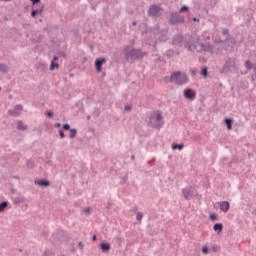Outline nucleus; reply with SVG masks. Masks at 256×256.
Wrapping results in <instances>:
<instances>
[{"mask_svg": "<svg viewBox=\"0 0 256 256\" xmlns=\"http://www.w3.org/2000/svg\"><path fill=\"white\" fill-rule=\"evenodd\" d=\"M185 49L187 51H197V53H213V50L215 49L214 45H205L203 43H199V39H197L196 42H193V44H189V42H186L184 44Z\"/></svg>", "mask_w": 256, "mask_h": 256, "instance_id": "obj_1", "label": "nucleus"}, {"mask_svg": "<svg viewBox=\"0 0 256 256\" xmlns=\"http://www.w3.org/2000/svg\"><path fill=\"white\" fill-rule=\"evenodd\" d=\"M164 81L166 83H175V85H185V83H189V78H187V74L177 71L172 73L170 77H164Z\"/></svg>", "mask_w": 256, "mask_h": 256, "instance_id": "obj_2", "label": "nucleus"}, {"mask_svg": "<svg viewBox=\"0 0 256 256\" xmlns=\"http://www.w3.org/2000/svg\"><path fill=\"white\" fill-rule=\"evenodd\" d=\"M125 58L130 61H135V59H141L145 57L147 52H142L141 49H135L132 46H126L124 49Z\"/></svg>", "mask_w": 256, "mask_h": 256, "instance_id": "obj_3", "label": "nucleus"}, {"mask_svg": "<svg viewBox=\"0 0 256 256\" xmlns=\"http://www.w3.org/2000/svg\"><path fill=\"white\" fill-rule=\"evenodd\" d=\"M149 125L153 129H161L163 127V116H161V112L156 111L150 116Z\"/></svg>", "mask_w": 256, "mask_h": 256, "instance_id": "obj_4", "label": "nucleus"}, {"mask_svg": "<svg viewBox=\"0 0 256 256\" xmlns=\"http://www.w3.org/2000/svg\"><path fill=\"white\" fill-rule=\"evenodd\" d=\"M177 23H185V17L180 16L177 12H171L169 17L170 25H177Z\"/></svg>", "mask_w": 256, "mask_h": 256, "instance_id": "obj_5", "label": "nucleus"}, {"mask_svg": "<svg viewBox=\"0 0 256 256\" xmlns=\"http://www.w3.org/2000/svg\"><path fill=\"white\" fill-rule=\"evenodd\" d=\"M182 194L184 199H186V201H189V199H193V197H197V195H199L197 193V190H195V188L193 187L182 189Z\"/></svg>", "mask_w": 256, "mask_h": 256, "instance_id": "obj_6", "label": "nucleus"}, {"mask_svg": "<svg viewBox=\"0 0 256 256\" xmlns=\"http://www.w3.org/2000/svg\"><path fill=\"white\" fill-rule=\"evenodd\" d=\"M234 67H235V60L228 58L225 61L220 73H231V69H233Z\"/></svg>", "mask_w": 256, "mask_h": 256, "instance_id": "obj_7", "label": "nucleus"}, {"mask_svg": "<svg viewBox=\"0 0 256 256\" xmlns=\"http://www.w3.org/2000/svg\"><path fill=\"white\" fill-rule=\"evenodd\" d=\"M161 11V7L157 5L150 6L148 10L149 17H159V12Z\"/></svg>", "mask_w": 256, "mask_h": 256, "instance_id": "obj_8", "label": "nucleus"}, {"mask_svg": "<svg viewBox=\"0 0 256 256\" xmlns=\"http://www.w3.org/2000/svg\"><path fill=\"white\" fill-rule=\"evenodd\" d=\"M107 63V60L105 58H98L95 60V67L97 73H101L103 71V64Z\"/></svg>", "mask_w": 256, "mask_h": 256, "instance_id": "obj_9", "label": "nucleus"}, {"mask_svg": "<svg viewBox=\"0 0 256 256\" xmlns=\"http://www.w3.org/2000/svg\"><path fill=\"white\" fill-rule=\"evenodd\" d=\"M222 35H224L225 37V43H227V41H231L232 43H235V39H233V37L229 33V29L222 28Z\"/></svg>", "mask_w": 256, "mask_h": 256, "instance_id": "obj_10", "label": "nucleus"}, {"mask_svg": "<svg viewBox=\"0 0 256 256\" xmlns=\"http://www.w3.org/2000/svg\"><path fill=\"white\" fill-rule=\"evenodd\" d=\"M184 97L190 101H195L196 94L191 89L184 90Z\"/></svg>", "mask_w": 256, "mask_h": 256, "instance_id": "obj_11", "label": "nucleus"}, {"mask_svg": "<svg viewBox=\"0 0 256 256\" xmlns=\"http://www.w3.org/2000/svg\"><path fill=\"white\" fill-rule=\"evenodd\" d=\"M218 205H219L220 211H222L223 213H227V211H229V209L231 207V205L227 201H222V202L218 203Z\"/></svg>", "mask_w": 256, "mask_h": 256, "instance_id": "obj_12", "label": "nucleus"}, {"mask_svg": "<svg viewBox=\"0 0 256 256\" xmlns=\"http://www.w3.org/2000/svg\"><path fill=\"white\" fill-rule=\"evenodd\" d=\"M100 249H101L102 253H109V251H111V244H109L107 242H102L100 244Z\"/></svg>", "mask_w": 256, "mask_h": 256, "instance_id": "obj_13", "label": "nucleus"}, {"mask_svg": "<svg viewBox=\"0 0 256 256\" xmlns=\"http://www.w3.org/2000/svg\"><path fill=\"white\" fill-rule=\"evenodd\" d=\"M173 45H181L183 43V36L181 34H176L172 40Z\"/></svg>", "mask_w": 256, "mask_h": 256, "instance_id": "obj_14", "label": "nucleus"}, {"mask_svg": "<svg viewBox=\"0 0 256 256\" xmlns=\"http://www.w3.org/2000/svg\"><path fill=\"white\" fill-rule=\"evenodd\" d=\"M35 185H39V187H49L51 185V182L49 180H35Z\"/></svg>", "mask_w": 256, "mask_h": 256, "instance_id": "obj_15", "label": "nucleus"}, {"mask_svg": "<svg viewBox=\"0 0 256 256\" xmlns=\"http://www.w3.org/2000/svg\"><path fill=\"white\" fill-rule=\"evenodd\" d=\"M17 129L18 131H27L28 127L27 125L23 124V121H18Z\"/></svg>", "mask_w": 256, "mask_h": 256, "instance_id": "obj_16", "label": "nucleus"}, {"mask_svg": "<svg viewBox=\"0 0 256 256\" xmlns=\"http://www.w3.org/2000/svg\"><path fill=\"white\" fill-rule=\"evenodd\" d=\"M225 124L227 126V129L231 130L233 129V120L230 118L225 119Z\"/></svg>", "mask_w": 256, "mask_h": 256, "instance_id": "obj_17", "label": "nucleus"}, {"mask_svg": "<svg viewBox=\"0 0 256 256\" xmlns=\"http://www.w3.org/2000/svg\"><path fill=\"white\" fill-rule=\"evenodd\" d=\"M185 147L184 144H176V143H173L172 144V149L175 151V150H179V151H182V149Z\"/></svg>", "mask_w": 256, "mask_h": 256, "instance_id": "obj_18", "label": "nucleus"}, {"mask_svg": "<svg viewBox=\"0 0 256 256\" xmlns=\"http://www.w3.org/2000/svg\"><path fill=\"white\" fill-rule=\"evenodd\" d=\"M0 71L1 73H9V66H7L6 64H0Z\"/></svg>", "mask_w": 256, "mask_h": 256, "instance_id": "obj_19", "label": "nucleus"}, {"mask_svg": "<svg viewBox=\"0 0 256 256\" xmlns=\"http://www.w3.org/2000/svg\"><path fill=\"white\" fill-rule=\"evenodd\" d=\"M8 205H9V202L7 201H3L2 203H0V213H3V211L7 209Z\"/></svg>", "mask_w": 256, "mask_h": 256, "instance_id": "obj_20", "label": "nucleus"}, {"mask_svg": "<svg viewBox=\"0 0 256 256\" xmlns=\"http://www.w3.org/2000/svg\"><path fill=\"white\" fill-rule=\"evenodd\" d=\"M8 114H10L11 117H19V115H21V113L18 112L15 108L13 110H9Z\"/></svg>", "mask_w": 256, "mask_h": 256, "instance_id": "obj_21", "label": "nucleus"}, {"mask_svg": "<svg viewBox=\"0 0 256 256\" xmlns=\"http://www.w3.org/2000/svg\"><path fill=\"white\" fill-rule=\"evenodd\" d=\"M160 41H167V31L163 30L160 32Z\"/></svg>", "mask_w": 256, "mask_h": 256, "instance_id": "obj_22", "label": "nucleus"}, {"mask_svg": "<svg viewBox=\"0 0 256 256\" xmlns=\"http://www.w3.org/2000/svg\"><path fill=\"white\" fill-rule=\"evenodd\" d=\"M244 65H245V68L247 69V71H251V69H253V67H254V64L251 63V61H249V60H247Z\"/></svg>", "mask_w": 256, "mask_h": 256, "instance_id": "obj_23", "label": "nucleus"}, {"mask_svg": "<svg viewBox=\"0 0 256 256\" xmlns=\"http://www.w3.org/2000/svg\"><path fill=\"white\" fill-rule=\"evenodd\" d=\"M69 137L70 139H75V137H77V129L75 128L70 129Z\"/></svg>", "mask_w": 256, "mask_h": 256, "instance_id": "obj_24", "label": "nucleus"}, {"mask_svg": "<svg viewBox=\"0 0 256 256\" xmlns=\"http://www.w3.org/2000/svg\"><path fill=\"white\" fill-rule=\"evenodd\" d=\"M214 231H223V224L222 223H216L213 227Z\"/></svg>", "mask_w": 256, "mask_h": 256, "instance_id": "obj_25", "label": "nucleus"}, {"mask_svg": "<svg viewBox=\"0 0 256 256\" xmlns=\"http://www.w3.org/2000/svg\"><path fill=\"white\" fill-rule=\"evenodd\" d=\"M55 69H59V64L51 61L50 71H55Z\"/></svg>", "mask_w": 256, "mask_h": 256, "instance_id": "obj_26", "label": "nucleus"}, {"mask_svg": "<svg viewBox=\"0 0 256 256\" xmlns=\"http://www.w3.org/2000/svg\"><path fill=\"white\" fill-rule=\"evenodd\" d=\"M23 201H25V200L23 199V197H16V198L14 199L13 203H14V205H19V204L23 203Z\"/></svg>", "mask_w": 256, "mask_h": 256, "instance_id": "obj_27", "label": "nucleus"}, {"mask_svg": "<svg viewBox=\"0 0 256 256\" xmlns=\"http://www.w3.org/2000/svg\"><path fill=\"white\" fill-rule=\"evenodd\" d=\"M26 165L28 169H33V167H35V162H33V160H27Z\"/></svg>", "mask_w": 256, "mask_h": 256, "instance_id": "obj_28", "label": "nucleus"}, {"mask_svg": "<svg viewBox=\"0 0 256 256\" xmlns=\"http://www.w3.org/2000/svg\"><path fill=\"white\" fill-rule=\"evenodd\" d=\"M201 75H202L203 77H207V75H209V70H208L207 68H203V69L201 70Z\"/></svg>", "mask_w": 256, "mask_h": 256, "instance_id": "obj_29", "label": "nucleus"}, {"mask_svg": "<svg viewBox=\"0 0 256 256\" xmlns=\"http://www.w3.org/2000/svg\"><path fill=\"white\" fill-rule=\"evenodd\" d=\"M211 221H219V215L217 214H210Z\"/></svg>", "mask_w": 256, "mask_h": 256, "instance_id": "obj_30", "label": "nucleus"}, {"mask_svg": "<svg viewBox=\"0 0 256 256\" xmlns=\"http://www.w3.org/2000/svg\"><path fill=\"white\" fill-rule=\"evenodd\" d=\"M127 176H123L121 179H120V185H125V183H127Z\"/></svg>", "mask_w": 256, "mask_h": 256, "instance_id": "obj_31", "label": "nucleus"}, {"mask_svg": "<svg viewBox=\"0 0 256 256\" xmlns=\"http://www.w3.org/2000/svg\"><path fill=\"white\" fill-rule=\"evenodd\" d=\"M43 9H45V4H42L40 8L36 9V11H38V15H41V13H43Z\"/></svg>", "mask_w": 256, "mask_h": 256, "instance_id": "obj_32", "label": "nucleus"}, {"mask_svg": "<svg viewBox=\"0 0 256 256\" xmlns=\"http://www.w3.org/2000/svg\"><path fill=\"white\" fill-rule=\"evenodd\" d=\"M143 219V214L141 212H138L136 215V220L141 221Z\"/></svg>", "mask_w": 256, "mask_h": 256, "instance_id": "obj_33", "label": "nucleus"}, {"mask_svg": "<svg viewBox=\"0 0 256 256\" xmlns=\"http://www.w3.org/2000/svg\"><path fill=\"white\" fill-rule=\"evenodd\" d=\"M14 109H16L20 113V111H23V105L18 104V105L15 106Z\"/></svg>", "mask_w": 256, "mask_h": 256, "instance_id": "obj_34", "label": "nucleus"}, {"mask_svg": "<svg viewBox=\"0 0 256 256\" xmlns=\"http://www.w3.org/2000/svg\"><path fill=\"white\" fill-rule=\"evenodd\" d=\"M202 253H204V255H207V253H209V248L207 246H203Z\"/></svg>", "mask_w": 256, "mask_h": 256, "instance_id": "obj_35", "label": "nucleus"}, {"mask_svg": "<svg viewBox=\"0 0 256 256\" xmlns=\"http://www.w3.org/2000/svg\"><path fill=\"white\" fill-rule=\"evenodd\" d=\"M185 11H189V7H188V6H182V7L180 8V13H183V12H185Z\"/></svg>", "mask_w": 256, "mask_h": 256, "instance_id": "obj_36", "label": "nucleus"}, {"mask_svg": "<svg viewBox=\"0 0 256 256\" xmlns=\"http://www.w3.org/2000/svg\"><path fill=\"white\" fill-rule=\"evenodd\" d=\"M63 129H64L65 131H70V130H71V125H69V124H64V125H63Z\"/></svg>", "mask_w": 256, "mask_h": 256, "instance_id": "obj_37", "label": "nucleus"}, {"mask_svg": "<svg viewBox=\"0 0 256 256\" xmlns=\"http://www.w3.org/2000/svg\"><path fill=\"white\" fill-rule=\"evenodd\" d=\"M37 15H39V11L33 10V11L31 12V17H37Z\"/></svg>", "mask_w": 256, "mask_h": 256, "instance_id": "obj_38", "label": "nucleus"}, {"mask_svg": "<svg viewBox=\"0 0 256 256\" xmlns=\"http://www.w3.org/2000/svg\"><path fill=\"white\" fill-rule=\"evenodd\" d=\"M59 135L61 139H65V132L62 129L59 130Z\"/></svg>", "mask_w": 256, "mask_h": 256, "instance_id": "obj_39", "label": "nucleus"}, {"mask_svg": "<svg viewBox=\"0 0 256 256\" xmlns=\"http://www.w3.org/2000/svg\"><path fill=\"white\" fill-rule=\"evenodd\" d=\"M78 247L81 251H83L84 247H85V244L83 242H79L78 243Z\"/></svg>", "mask_w": 256, "mask_h": 256, "instance_id": "obj_40", "label": "nucleus"}, {"mask_svg": "<svg viewBox=\"0 0 256 256\" xmlns=\"http://www.w3.org/2000/svg\"><path fill=\"white\" fill-rule=\"evenodd\" d=\"M124 109H125V111H131L132 107H131V105H126L124 107Z\"/></svg>", "mask_w": 256, "mask_h": 256, "instance_id": "obj_41", "label": "nucleus"}, {"mask_svg": "<svg viewBox=\"0 0 256 256\" xmlns=\"http://www.w3.org/2000/svg\"><path fill=\"white\" fill-rule=\"evenodd\" d=\"M93 210L91 208L84 209V213H91Z\"/></svg>", "mask_w": 256, "mask_h": 256, "instance_id": "obj_42", "label": "nucleus"}, {"mask_svg": "<svg viewBox=\"0 0 256 256\" xmlns=\"http://www.w3.org/2000/svg\"><path fill=\"white\" fill-rule=\"evenodd\" d=\"M54 127H56V129H59V127H61V123L56 122V123L54 124Z\"/></svg>", "mask_w": 256, "mask_h": 256, "instance_id": "obj_43", "label": "nucleus"}, {"mask_svg": "<svg viewBox=\"0 0 256 256\" xmlns=\"http://www.w3.org/2000/svg\"><path fill=\"white\" fill-rule=\"evenodd\" d=\"M33 5H37V3H40L41 0H31Z\"/></svg>", "mask_w": 256, "mask_h": 256, "instance_id": "obj_44", "label": "nucleus"}, {"mask_svg": "<svg viewBox=\"0 0 256 256\" xmlns=\"http://www.w3.org/2000/svg\"><path fill=\"white\" fill-rule=\"evenodd\" d=\"M46 115H47V117H53V112L48 111V112L46 113Z\"/></svg>", "mask_w": 256, "mask_h": 256, "instance_id": "obj_45", "label": "nucleus"}, {"mask_svg": "<svg viewBox=\"0 0 256 256\" xmlns=\"http://www.w3.org/2000/svg\"><path fill=\"white\" fill-rule=\"evenodd\" d=\"M138 207L137 206H135V207H133L132 209H131V211H133V213H135L136 211H138Z\"/></svg>", "mask_w": 256, "mask_h": 256, "instance_id": "obj_46", "label": "nucleus"}, {"mask_svg": "<svg viewBox=\"0 0 256 256\" xmlns=\"http://www.w3.org/2000/svg\"><path fill=\"white\" fill-rule=\"evenodd\" d=\"M92 240H93V241H97V235H94V236L92 237Z\"/></svg>", "mask_w": 256, "mask_h": 256, "instance_id": "obj_47", "label": "nucleus"}, {"mask_svg": "<svg viewBox=\"0 0 256 256\" xmlns=\"http://www.w3.org/2000/svg\"><path fill=\"white\" fill-rule=\"evenodd\" d=\"M137 25V21L132 22V26L135 27Z\"/></svg>", "mask_w": 256, "mask_h": 256, "instance_id": "obj_48", "label": "nucleus"}, {"mask_svg": "<svg viewBox=\"0 0 256 256\" xmlns=\"http://www.w3.org/2000/svg\"><path fill=\"white\" fill-rule=\"evenodd\" d=\"M58 59L59 58L57 56H55L52 61L55 63V61H57Z\"/></svg>", "mask_w": 256, "mask_h": 256, "instance_id": "obj_49", "label": "nucleus"}, {"mask_svg": "<svg viewBox=\"0 0 256 256\" xmlns=\"http://www.w3.org/2000/svg\"><path fill=\"white\" fill-rule=\"evenodd\" d=\"M253 71H254V73L256 74V63H255L254 66H253Z\"/></svg>", "mask_w": 256, "mask_h": 256, "instance_id": "obj_50", "label": "nucleus"}, {"mask_svg": "<svg viewBox=\"0 0 256 256\" xmlns=\"http://www.w3.org/2000/svg\"><path fill=\"white\" fill-rule=\"evenodd\" d=\"M131 159H132V161L135 160V155H132V156H131Z\"/></svg>", "mask_w": 256, "mask_h": 256, "instance_id": "obj_51", "label": "nucleus"}, {"mask_svg": "<svg viewBox=\"0 0 256 256\" xmlns=\"http://www.w3.org/2000/svg\"><path fill=\"white\" fill-rule=\"evenodd\" d=\"M208 41H209V39H211V36H207V38H206Z\"/></svg>", "mask_w": 256, "mask_h": 256, "instance_id": "obj_52", "label": "nucleus"}, {"mask_svg": "<svg viewBox=\"0 0 256 256\" xmlns=\"http://www.w3.org/2000/svg\"><path fill=\"white\" fill-rule=\"evenodd\" d=\"M72 253H75V248H72Z\"/></svg>", "mask_w": 256, "mask_h": 256, "instance_id": "obj_53", "label": "nucleus"}, {"mask_svg": "<svg viewBox=\"0 0 256 256\" xmlns=\"http://www.w3.org/2000/svg\"><path fill=\"white\" fill-rule=\"evenodd\" d=\"M0 1H6V2H9V1H11V0H0Z\"/></svg>", "mask_w": 256, "mask_h": 256, "instance_id": "obj_54", "label": "nucleus"}, {"mask_svg": "<svg viewBox=\"0 0 256 256\" xmlns=\"http://www.w3.org/2000/svg\"><path fill=\"white\" fill-rule=\"evenodd\" d=\"M195 73H196V72L192 70V75H195Z\"/></svg>", "mask_w": 256, "mask_h": 256, "instance_id": "obj_55", "label": "nucleus"}, {"mask_svg": "<svg viewBox=\"0 0 256 256\" xmlns=\"http://www.w3.org/2000/svg\"><path fill=\"white\" fill-rule=\"evenodd\" d=\"M193 21H197V18H193Z\"/></svg>", "mask_w": 256, "mask_h": 256, "instance_id": "obj_56", "label": "nucleus"}, {"mask_svg": "<svg viewBox=\"0 0 256 256\" xmlns=\"http://www.w3.org/2000/svg\"><path fill=\"white\" fill-rule=\"evenodd\" d=\"M220 43H223V40H220Z\"/></svg>", "mask_w": 256, "mask_h": 256, "instance_id": "obj_57", "label": "nucleus"}, {"mask_svg": "<svg viewBox=\"0 0 256 256\" xmlns=\"http://www.w3.org/2000/svg\"><path fill=\"white\" fill-rule=\"evenodd\" d=\"M0 91H1V87H0Z\"/></svg>", "mask_w": 256, "mask_h": 256, "instance_id": "obj_58", "label": "nucleus"}]
</instances>
